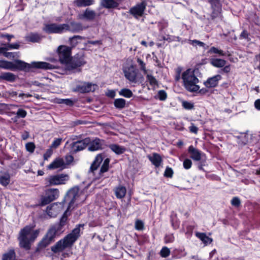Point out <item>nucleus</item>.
I'll return each instance as SVG.
<instances>
[{"label": "nucleus", "mask_w": 260, "mask_h": 260, "mask_svg": "<svg viewBox=\"0 0 260 260\" xmlns=\"http://www.w3.org/2000/svg\"><path fill=\"white\" fill-rule=\"evenodd\" d=\"M106 95L110 98H114L115 96V91L113 90H108Z\"/></svg>", "instance_id": "338daca9"}, {"label": "nucleus", "mask_w": 260, "mask_h": 260, "mask_svg": "<svg viewBox=\"0 0 260 260\" xmlns=\"http://www.w3.org/2000/svg\"><path fill=\"white\" fill-rule=\"evenodd\" d=\"M137 62L140 66L141 70L143 71L144 73H146L147 72V70H146V67H145V63L144 62V61L142 60H141V59L138 58Z\"/></svg>", "instance_id": "13d9d810"}, {"label": "nucleus", "mask_w": 260, "mask_h": 260, "mask_svg": "<svg viewBox=\"0 0 260 260\" xmlns=\"http://www.w3.org/2000/svg\"><path fill=\"white\" fill-rule=\"evenodd\" d=\"M20 47V45L18 43H14V44H8L7 47L6 48V50L9 49H19Z\"/></svg>", "instance_id": "680f3d73"}, {"label": "nucleus", "mask_w": 260, "mask_h": 260, "mask_svg": "<svg viewBox=\"0 0 260 260\" xmlns=\"http://www.w3.org/2000/svg\"><path fill=\"white\" fill-rule=\"evenodd\" d=\"M64 165L65 163L62 158H57L48 166V169L50 170H53L62 167L64 166Z\"/></svg>", "instance_id": "c85d7f7f"}, {"label": "nucleus", "mask_w": 260, "mask_h": 260, "mask_svg": "<svg viewBox=\"0 0 260 260\" xmlns=\"http://www.w3.org/2000/svg\"><path fill=\"white\" fill-rule=\"evenodd\" d=\"M94 0H75L74 4L78 7H85L93 5Z\"/></svg>", "instance_id": "2f4dec72"}, {"label": "nucleus", "mask_w": 260, "mask_h": 260, "mask_svg": "<svg viewBox=\"0 0 260 260\" xmlns=\"http://www.w3.org/2000/svg\"><path fill=\"white\" fill-rule=\"evenodd\" d=\"M183 166L185 169H189L192 166L191 160L188 158L185 159L183 162Z\"/></svg>", "instance_id": "8fccbe9b"}, {"label": "nucleus", "mask_w": 260, "mask_h": 260, "mask_svg": "<svg viewBox=\"0 0 260 260\" xmlns=\"http://www.w3.org/2000/svg\"><path fill=\"white\" fill-rule=\"evenodd\" d=\"M41 40L40 35L37 33H30L25 37V40L32 43L39 42Z\"/></svg>", "instance_id": "72a5a7b5"}, {"label": "nucleus", "mask_w": 260, "mask_h": 260, "mask_svg": "<svg viewBox=\"0 0 260 260\" xmlns=\"http://www.w3.org/2000/svg\"><path fill=\"white\" fill-rule=\"evenodd\" d=\"M35 226L26 225L22 229L18 235V240L19 246L26 250H29L31 248V244L39 236L40 231L34 230Z\"/></svg>", "instance_id": "7ed1b4c3"}, {"label": "nucleus", "mask_w": 260, "mask_h": 260, "mask_svg": "<svg viewBox=\"0 0 260 260\" xmlns=\"http://www.w3.org/2000/svg\"><path fill=\"white\" fill-rule=\"evenodd\" d=\"M92 84L90 83H84L83 85L76 86L74 91L79 92L81 93H87L91 91Z\"/></svg>", "instance_id": "a878e982"}, {"label": "nucleus", "mask_w": 260, "mask_h": 260, "mask_svg": "<svg viewBox=\"0 0 260 260\" xmlns=\"http://www.w3.org/2000/svg\"><path fill=\"white\" fill-rule=\"evenodd\" d=\"M173 254L177 258H180L186 255V253L185 252L184 249H176L173 251Z\"/></svg>", "instance_id": "58836bf2"}, {"label": "nucleus", "mask_w": 260, "mask_h": 260, "mask_svg": "<svg viewBox=\"0 0 260 260\" xmlns=\"http://www.w3.org/2000/svg\"><path fill=\"white\" fill-rule=\"evenodd\" d=\"M182 105L183 108L186 110H191L194 108L193 103L188 101H183Z\"/></svg>", "instance_id": "c03bdc74"}, {"label": "nucleus", "mask_w": 260, "mask_h": 260, "mask_svg": "<svg viewBox=\"0 0 260 260\" xmlns=\"http://www.w3.org/2000/svg\"><path fill=\"white\" fill-rule=\"evenodd\" d=\"M124 73L127 80L132 82H136L137 73L133 66L124 70Z\"/></svg>", "instance_id": "b1692460"}, {"label": "nucleus", "mask_w": 260, "mask_h": 260, "mask_svg": "<svg viewBox=\"0 0 260 260\" xmlns=\"http://www.w3.org/2000/svg\"><path fill=\"white\" fill-rule=\"evenodd\" d=\"M208 54L212 53L218 54L220 56H223L225 55V53L222 50H219L215 47H211L210 49L207 51Z\"/></svg>", "instance_id": "a19ab883"}, {"label": "nucleus", "mask_w": 260, "mask_h": 260, "mask_svg": "<svg viewBox=\"0 0 260 260\" xmlns=\"http://www.w3.org/2000/svg\"><path fill=\"white\" fill-rule=\"evenodd\" d=\"M53 207V205H51L47 206V207L46 208L47 213L51 217L54 216V214L51 211V210H52Z\"/></svg>", "instance_id": "69168bd1"}, {"label": "nucleus", "mask_w": 260, "mask_h": 260, "mask_svg": "<svg viewBox=\"0 0 260 260\" xmlns=\"http://www.w3.org/2000/svg\"><path fill=\"white\" fill-rule=\"evenodd\" d=\"M146 5V3L145 1H143L132 7L129 10V13L135 18L138 19L139 17L143 16Z\"/></svg>", "instance_id": "4468645a"}, {"label": "nucleus", "mask_w": 260, "mask_h": 260, "mask_svg": "<svg viewBox=\"0 0 260 260\" xmlns=\"http://www.w3.org/2000/svg\"><path fill=\"white\" fill-rule=\"evenodd\" d=\"M196 236L206 245L211 244L213 241L211 238L207 236L204 233L197 232Z\"/></svg>", "instance_id": "7c9ffc66"}, {"label": "nucleus", "mask_w": 260, "mask_h": 260, "mask_svg": "<svg viewBox=\"0 0 260 260\" xmlns=\"http://www.w3.org/2000/svg\"><path fill=\"white\" fill-rule=\"evenodd\" d=\"M170 254L169 248L167 247H163L160 251V254L162 257H167Z\"/></svg>", "instance_id": "49530a36"}, {"label": "nucleus", "mask_w": 260, "mask_h": 260, "mask_svg": "<svg viewBox=\"0 0 260 260\" xmlns=\"http://www.w3.org/2000/svg\"><path fill=\"white\" fill-rule=\"evenodd\" d=\"M121 0H103L102 6L106 9H116L120 5Z\"/></svg>", "instance_id": "393cba45"}, {"label": "nucleus", "mask_w": 260, "mask_h": 260, "mask_svg": "<svg viewBox=\"0 0 260 260\" xmlns=\"http://www.w3.org/2000/svg\"><path fill=\"white\" fill-rule=\"evenodd\" d=\"M62 141V138H57L54 140L52 143L51 144V147L56 148H57L61 144Z\"/></svg>", "instance_id": "603ef678"}, {"label": "nucleus", "mask_w": 260, "mask_h": 260, "mask_svg": "<svg viewBox=\"0 0 260 260\" xmlns=\"http://www.w3.org/2000/svg\"><path fill=\"white\" fill-rule=\"evenodd\" d=\"M250 34L246 29H244L239 36L240 40L245 39L247 42L250 41Z\"/></svg>", "instance_id": "37998d69"}, {"label": "nucleus", "mask_w": 260, "mask_h": 260, "mask_svg": "<svg viewBox=\"0 0 260 260\" xmlns=\"http://www.w3.org/2000/svg\"><path fill=\"white\" fill-rule=\"evenodd\" d=\"M222 79L220 75H216L212 77L208 78V79L204 82V85L206 88H213L217 86L219 81Z\"/></svg>", "instance_id": "6ab92c4d"}, {"label": "nucleus", "mask_w": 260, "mask_h": 260, "mask_svg": "<svg viewBox=\"0 0 260 260\" xmlns=\"http://www.w3.org/2000/svg\"><path fill=\"white\" fill-rule=\"evenodd\" d=\"M231 204L236 207H238L240 206L241 201L238 197H234L231 201Z\"/></svg>", "instance_id": "864d4df0"}, {"label": "nucleus", "mask_w": 260, "mask_h": 260, "mask_svg": "<svg viewBox=\"0 0 260 260\" xmlns=\"http://www.w3.org/2000/svg\"><path fill=\"white\" fill-rule=\"evenodd\" d=\"M85 38L80 36H74L72 38H70V41H71V44L74 45H76L78 43V40H81L84 39Z\"/></svg>", "instance_id": "de8ad7c7"}, {"label": "nucleus", "mask_w": 260, "mask_h": 260, "mask_svg": "<svg viewBox=\"0 0 260 260\" xmlns=\"http://www.w3.org/2000/svg\"><path fill=\"white\" fill-rule=\"evenodd\" d=\"M65 24L51 23L45 24L43 31L48 34H61L64 31Z\"/></svg>", "instance_id": "ddd939ff"}, {"label": "nucleus", "mask_w": 260, "mask_h": 260, "mask_svg": "<svg viewBox=\"0 0 260 260\" xmlns=\"http://www.w3.org/2000/svg\"><path fill=\"white\" fill-rule=\"evenodd\" d=\"M108 147L117 155L122 154L126 151V148L124 147L116 144H110Z\"/></svg>", "instance_id": "cd10ccee"}, {"label": "nucleus", "mask_w": 260, "mask_h": 260, "mask_svg": "<svg viewBox=\"0 0 260 260\" xmlns=\"http://www.w3.org/2000/svg\"><path fill=\"white\" fill-rule=\"evenodd\" d=\"M64 31H69L76 33L82 31L83 29V26L81 23L74 21L71 22L70 24H65Z\"/></svg>", "instance_id": "f3484780"}, {"label": "nucleus", "mask_w": 260, "mask_h": 260, "mask_svg": "<svg viewBox=\"0 0 260 260\" xmlns=\"http://www.w3.org/2000/svg\"><path fill=\"white\" fill-rule=\"evenodd\" d=\"M0 37L2 38H7L9 42L11 41V39L14 37L13 35L9 34H1Z\"/></svg>", "instance_id": "774afa93"}, {"label": "nucleus", "mask_w": 260, "mask_h": 260, "mask_svg": "<svg viewBox=\"0 0 260 260\" xmlns=\"http://www.w3.org/2000/svg\"><path fill=\"white\" fill-rule=\"evenodd\" d=\"M11 182V176L10 173L7 171H0V184L4 187H7Z\"/></svg>", "instance_id": "4be33fe9"}, {"label": "nucleus", "mask_w": 260, "mask_h": 260, "mask_svg": "<svg viewBox=\"0 0 260 260\" xmlns=\"http://www.w3.org/2000/svg\"><path fill=\"white\" fill-rule=\"evenodd\" d=\"M146 81L148 82L152 86H155L158 85V82L156 78L150 74H147L146 76Z\"/></svg>", "instance_id": "ea45409f"}, {"label": "nucleus", "mask_w": 260, "mask_h": 260, "mask_svg": "<svg viewBox=\"0 0 260 260\" xmlns=\"http://www.w3.org/2000/svg\"><path fill=\"white\" fill-rule=\"evenodd\" d=\"M200 162L198 164V168L200 170L204 171V169L203 168V166H205V164L206 162V161L205 159H202L200 160Z\"/></svg>", "instance_id": "e2e57ef3"}, {"label": "nucleus", "mask_w": 260, "mask_h": 260, "mask_svg": "<svg viewBox=\"0 0 260 260\" xmlns=\"http://www.w3.org/2000/svg\"><path fill=\"white\" fill-rule=\"evenodd\" d=\"M55 237L48 231L42 240L39 243L38 247L43 249L48 246L51 242L54 241Z\"/></svg>", "instance_id": "dca6fc26"}, {"label": "nucleus", "mask_w": 260, "mask_h": 260, "mask_svg": "<svg viewBox=\"0 0 260 260\" xmlns=\"http://www.w3.org/2000/svg\"><path fill=\"white\" fill-rule=\"evenodd\" d=\"M119 94L126 98H130L133 96L132 91L128 88H122L119 91Z\"/></svg>", "instance_id": "4c0bfd02"}, {"label": "nucleus", "mask_w": 260, "mask_h": 260, "mask_svg": "<svg viewBox=\"0 0 260 260\" xmlns=\"http://www.w3.org/2000/svg\"><path fill=\"white\" fill-rule=\"evenodd\" d=\"M96 16V13L92 10L86 9L83 13L78 15V18L81 20L93 21Z\"/></svg>", "instance_id": "a211bd4d"}, {"label": "nucleus", "mask_w": 260, "mask_h": 260, "mask_svg": "<svg viewBox=\"0 0 260 260\" xmlns=\"http://www.w3.org/2000/svg\"><path fill=\"white\" fill-rule=\"evenodd\" d=\"M2 260H16V253L14 249H9L2 256Z\"/></svg>", "instance_id": "473e14b6"}, {"label": "nucleus", "mask_w": 260, "mask_h": 260, "mask_svg": "<svg viewBox=\"0 0 260 260\" xmlns=\"http://www.w3.org/2000/svg\"><path fill=\"white\" fill-rule=\"evenodd\" d=\"M189 131L190 133L197 134L198 131V127H197L193 123H191V125L188 127Z\"/></svg>", "instance_id": "052dcab7"}, {"label": "nucleus", "mask_w": 260, "mask_h": 260, "mask_svg": "<svg viewBox=\"0 0 260 260\" xmlns=\"http://www.w3.org/2000/svg\"><path fill=\"white\" fill-rule=\"evenodd\" d=\"M165 242L166 243H172L174 240V237L173 235H167L165 237Z\"/></svg>", "instance_id": "4d7b16f0"}, {"label": "nucleus", "mask_w": 260, "mask_h": 260, "mask_svg": "<svg viewBox=\"0 0 260 260\" xmlns=\"http://www.w3.org/2000/svg\"><path fill=\"white\" fill-rule=\"evenodd\" d=\"M25 148L27 151L30 153H33L35 151L36 146L34 143L28 142L25 144Z\"/></svg>", "instance_id": "09e8293b"}, {"label": "nucleus", "mask_w": 260, "mask_h": 260, "mask_svg": "<svg viewBox=\"0 0 260 260\" xmlns=\"http://www.w3.org/2000/svg\"><path fill=\"white\" fill-rule=\"evenodd\" d=\"M173 174L174 172L173 169L171 168L168 166L166 168L164 176L165 177L172 178L173 177Z\"/></svg>", "instance_id": "a18cd8bd"}, {"label": "nucleus", "mask_w": 260, "mask_h": 260, "mask_svg": "<svg viewBox=\"0 0 260 260\" xmlns=\"http://www.w3.org/2000/svg\"><path fill=\"white\" fill-rule=\"evenodd\" d=\"M26 114V111L22 109H19L16 113V115L18 118H24Z\"/></svg>", "instance_id": "5fc2aeb1"}, {"label": "nucleus", "mask_w": 260, "mask_h": 260, "mask_svg": "<svg viewBox=\"0 0 260 260\" xmlns=\"http://www.w3.org/2000/svg\"><path fill=\"white\" fill-rule=\"evenodd\" d=\"M181 78L183 85L187 91L194 92L199 90L200 86L197 84L199 80L195 76L194 71L190 69H187L182 73Z\"/></svg>", "instance_id": "20e7f679"}, {"label": "nucleus", "mask_w": 260, "mask_h": 260, "mask_svg": "<svg viewBox=\"0 0 260 260\" xmlns=\"http://www.w3.org/2000/svg\"><path fill=\"white\" fill-rule=\"evenodd\" d=\"M59 195V191L57 188H50L45 191V195L41 198L40 205H46L57 199Z\"/></svg>", "instance_id": "1a4fd4ad"}, {"label": "nucleus", "mask_w": 260, "mask_h": 260, "mask_svg": "<svg viewBox=\"0 0 260 260\" xmlns=\"http://www.w3.org/2000/svg\"><path fill=\"white\" fill-rule=\"evenodd\" d=\"M88 150L89 151H95L104 149L108 147L105 140L95 138L91 140L89 138V143L88 144Z\"/></svg>", "instance_id": "9b49d317"}, {"label": "nucleus", "mask_w": 260, "mask_h": 260, "mask_svg": "<svg viewBox=\"0 0 260 260\" xmlns=\"http://www.w3.org/2000/svg\"><path fill=\"white\" fill-rule=\"evenodd\" d=\"M135 228L137 230H142L144 229V223L142 220H137L135 222Z\"/></svg>", "instance_id": "6e6d98bb"}, {"label": "nucleus", "mask_w": 260, "mask_h": 260, "mask_svg": "<svg viewBox=\"0 0 260 260\" xmlns=\"http://www.w3.org/2000/svg\"><path fill=\"white\" fill-rule=\"evenodd\" d=\"M222 3H219L211 5L212 11L210 16L212 20H214L215 18L220 17L222 10Z\"/></svg>", "instance_id": "5701e85b"}, {"label": "nucleus", "mask_w": 260, "mask_h": 260, "mask_svg": "<svg viewBox=\"0 0 260 260\" xmlns=\"http://www.w3.org/2000/svg\"><path fill=\"white\" fill-rule=\"evenodd\" d=\"M147 157L155 168L160 167L162 162V158L158 153H153L151 155H148Z\"/></svg>", "instance_id": "412c9836"}, {"label": "nucleus", "mask_w": 260, "mask_h": 260, "mask_svg": "<svg viewBox=\"0 0 260 260\" xmlns=\"http://www.w3.org/2000/svg\"><path fill=\"white\" fill-rule=\"evenodd\" d=\"M126 192L124 186L119 185L115 188V193L116 197L118 199H122L125 196Z\"/></svg>", "instance_id": "f704fd0d"}, {"label": "nucleus", "mask_w": 260, "mask_h": 260, "mask_svg": "<svg viewBox=\"0 0 260 260\" xmlns=\"http://www.w3.org/2000/svg\"><path fill=\"white\" fill-rule=\"evenodd\" d=\"M69 180L68 175L60 174L50 175L45 179L46 186L64 184Z\"/></svg>", "instance_id": "0eeeda50"}, {"label": "nucleus", "mask_w": 260, "mask_h": 260, "mask_svg": "<svg viewBox=\"0 0 260 260\" xmlns=\"http://www.w3.org/2000/svg\"><path fill=\"white\" fill-rule=\"evenodd\" d=\"M70 61L66 64V69L68 71L73 73L80 72L81 69L78 68L86 63L84 56L78 54L75 55Z\"/></svg>", "instance_id": "423d86ee"}, {"label": "nucleus", "mask_w": 260, "mask_h": 260, "mask_svg": "<svg viewBox=\"0 0 260 260\" xmlns=\"http://www.w3.org/2000/svg\"><path fill=\"white\" fill-rule=\"evenodd\" d=\"M114 107L119 110H121L125 107L126 101L122 98L116 99L113 103Z\"/></svg>", "instance_id": "c9c22d12"}, {"label": "nucleus", "mask_w": 260, "mask_h": 260, "mask_svg": "<svg viewBox=\"0 0 260 260\" xmlns=\"http://www.w3.org/2000/svg\"><path fill=\"white\" fill-rule=\"evenodd\" d=\"M66 164H70L74 160V157L71 155H67L65 156Z\"/></svg>", "instance_id": "0e129e2a"}, {"label": "nucleus", "mask_w": 260, "mask_h": 260, "mask_svg": "<svg viewBox=\"0 0 260 260\" xmlns=\"http://www.w3.org/2000/svg\"><path fill=\"white\" fill-rule=\"evenodd\" d=\"M58 54L60 62L67 64L71 60V48L67 46H60L58 48Z\"/></svg>", "instance_id": "f8f14e48"}, {"label": "nucleus", "mask_w": 260, "mask_h": 260, "mask_svg": "<svg viewBox=\"0 0 260 260\" xmlns=\"http://www.w3.org/2000/svg\"><path fill=\"white\" fill-rule=\"evenodd\" d=\"M89 143V137L86 138L82 140L73 142L71 144V152L73 153L83 150L88 146Z\"/></svg>", "instance_id": "2eb2a0df"}, {"label": "nucleus", "mask_w": 260, "mask_h": 260, "mask_svg": "<svg viewBox=\"0 0 260 260\" xmlns=\"http://www.w3.org/2000/svg\"><path fill=\"white\" fill-rule=\"evenodd\" d=\"M24 63L22 64V70H18L19 71L29 72L31 68L41 69L44 70L52 69L54 66L46 62H32L29 64L22 60Z\"/></svg>", "instance_id": "6e6552de"}, {"label": "nucleus", "mask_w": 260, "mask_h": 260, "mask_svg": "<svg viewBox=\"0 0 260 260\" xmlns=\"http://www.w3.org/2000/svg\"><path fill=\"white\" fill-rule=\"evenodd\" d=\"M17 78V76L11 72H4L0 73V80H1L13 82Z\"/></svg>", "instance_id": "bb28decb"}, {"label": "nucleus", "mask_w": 260, "mask_h": 260, "mask_svg": "<svg viewBox=\"0 0 260 260\" xmlns=\"http://www.w3.org/2000/svg\"><path fill=\"white\" fill-rule=\"evenodd\" d=\"M188 43L192 45L193 47H197V46H199L200 47H201L203 48L204 49H207L209 48V46L207 45L206 44H205L204 42H201L199 40H188Z\"/></svg>", "instance_id": "e433bc0d"}, {"label": "nucleus", "mask_w": 260, "mask_h": 260, "mask_svg": "<svg viewBox=\"0 0 260 260\" xmlns=\"http://www.w3.org/2000/svg\"><path fill=\"white\" fill-rule=\"evenodd\" d=\"M79 187L78 186H74L67 192L64 198V200L69 201L68 209L63 213L59 222L55 223L48 230V231L50 232L55 237L56 236L60 235L65 231V226L68 222L67 214L68 210L73 206L77 198H79Z\"/></svg>", "instance_id": "f257e3e1"}, {"label": "nucleus", "mask_w": 260, "mask_h": 260, "mask_svg": "<svg viewBox=\"0 0 260 260\" xmlns=\"http://www.w3.org/2000/svg\"><path fill=\"white\" fill-rule=\"evenodd\" d=\"M84 224H78L63 239L59 240L51 247V250L55 253L63 251L66 248L71 247L80 236L81 228L83 229Z\"/></svg>", "instance_id": "f03ea898"}, {"label": "nucleus", "mask_w": 260, "mask_h": 260, "mask_svg": "<svg viewBox=\"0 0 260 260\" xmlns=\"http://www.w3.org/2000/svg\"><path fill=\"white\" fill-rule=\"evenodd\" d=\"M53 151L50 148L48 149L46 152L44 154L43 157L44 160H47L52 154Z\"/></svg>", "instance_id": "bf43d9fd"}, {"label": "nucleus", "mask_w": 260, "mask_h": 260, "mask_svg": "<svg viewBox=\"0 0 260 260\" xmlns=\"http://www.w3.org/2000/svg\"><path fill=\"white\" fill-rule=\"evenodd\" d=\"M167 98V93L164 90H160L158 91L155 99H158L161 101H165Z\"/></svg>", "instance_id": "79ce46f5"}, {"label": "nucleus", "mask_w": 260, "mask_h": 260, "mask_svg": "<svg viewBox=\"0 0 260 260\" xmlns=\"http://www.w3.org/2000/svg\"><path fill=\"white\" fill-rule=\"evenodd\" d=\"M103 161V164L100 169V174L107 172L109 169L110 159L107 157L106 154L105 152L99 153L95 156L91 165L89 171L93 172L96 170Z\"/></svg>", "instance_id": "39448f33"}, {"label": "nucleus", "mask_w": 260, "mask_h": 260, "mask_svg": "<svg viewBox=\"0 0 260 260\" xmlns=\"http://www.w3.org/2000/svg\"><path fill=\"white\" fill-rule=\"evenodd\" d=\"M24 64L21 60L16 59L13 62L7 60H0V68L9 70L12 71H16L22 70V64Z\"/></svg>", "instance_id": "9d476101"}, {"label": "nucleus", "mask_w": 260, "mask_h": 260, "mask_svg": "<svg viewBox=\"0 0 260 260\" xmlns=\"http://www.w3.org/2000/svg\"><path fill=\"white\" fill-rule=\"evenodd\" d=\"M188 152L190 154V157L195 161H200L202 159L203 154L201 151L190 145L188 148Z\"/></svg>", "instance_id": "aec40b11"}, {"label": "nucleus", "mask_w": 260, "mask_h": 260, "mask_svg": "<svg viewBox=\"0 0 260 260\" xmlns=\"http://www.w3.org/2000/svg\"><path fill=\"white\" fill-rule=\"evenodd\" d=\"M210 63L216 68H222L226 63V61L223 59L212 58L210 60Z\"/></svg>", "instance_id": "c756f323"}, {"label": "nucleus", "mask_w": 260, "mask_h": 260, "mask_svg": "<svg viewBox=\"0 0 260 260\" xmlns=\"http://www.w3.org/2000/svg\"><path fill=\"white\" fill-rule=\"evenodd\" d=\"M59 101V103L63 104L69 106H72L74 104V102L69 99H60Z\"/></svg>", "instance_id": "3c124183"}]
</instances>
